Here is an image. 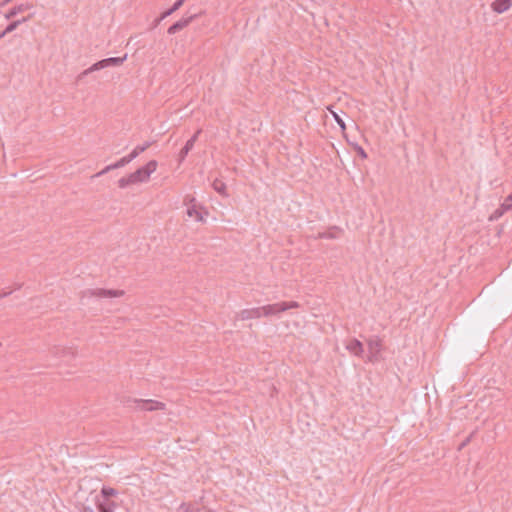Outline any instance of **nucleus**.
<instances>
[{"mask_svg": "<svg viewBox=\"0 0 512 512\" xmlns=\"http://www.w3.org/2000/svg\"><path fill=\"white\" fill-rule=\"evenodd\" d=\"M118 491L114 488L103 486L101 489L102 501H110V497L116 496Z\"/></svg>", "mask_w": 512, "mask_h": 512, "instance_id": "aec40b11", "label": "nucleus"}, {"mask_svg": "<svg viewBox=\"0 0 512 512\" xmlns=\"http://www.w3.org/2000/svg\"><path fill=\"white\" fill-rule=\"evenodd\" d=\"M282 309L283 308H282L281 302L260 307L262 316H266V317L272 316V315H277V314L283 312Z\"/></svg>", "mask_w": 512, "mask_h": 512, "instance_id": "1a4fd4ad", "label": "nucleus"}, {"mask_svg": "<svg viewBox=\"0 0 512 512\" xmlns=\"http://www.w3.org/2000/svg\"><path fill=\"white\" fill-rule=\"evenodd\" d=\"M127 55H124L123 57H110L106 59H102L93 65H91L89 68L82 71L76 78V82H81L86 76L89 74L99 71L101 69L110 67V66H120L123 64V62L126 60Z\"/></svg>", "mask_w": 512, "mask_h": 512, "instance_id": "f257e3e1", "label": "nucleus"}, {"mask_svg": "<svg viewBox=\"0 0 512 512\" xmlns=\"http://www.w3.org/2000/svg\"><path fill=\"white\" fill-rule=\"evenodd\" d=\"M123 290H114V289H104V288H94V289H86L80 292L81 300L85 298H114L121 297L124 295Z\"/></svg>", "mask_w": 512, "mask_h": 512, "instance_id": "f03ea898", "label": "nucleus"}, {"mask_svg": "<svg viewBox=\"0 0 512 512\" xmlns=\"http://www.w3.org/2000/svg\"><path fill=\"white\" fill-rule=\"evenodd\" d=\"M29 18L30 17H23L22 19L11 22L9 25H7L5 30L2 33H0V39L4 37L6 34L14 31L21 23L26 22Z\"/></svg>", "mask_w": 512, "mask_h": 512, "instance_id": "f3484780", "label": "nucleus"}, {"mask_svg": "<svg viewBox=\"0 0 512 512\" xmlns=\"http://www.w3.org/2000/svg\"><path fill=\"white\" fill-rule=\"evenodd\" d=\"M193 147H194V139H189L185 143L184 147L179 152L178 161L180 164L185 160L186 156L193 149Z\"/></svg>", "mask_w": 512, "mask_h": 512, "instance_id": "dca6fc26", "label": "nucleus"}, {"mask_svg": "<svg viewBox=\"0 0 512 512\" xmlns=\"http://www.w3.org/2000/svg\"><path fill=\"white\" fill-rule=\"evenodd\" d=\"M185 0H177L172 6L171 8H169L168 10L164 11L161 16L156 19L155 21V25H157L161 20L165 19L166 17L170 16L171 14H173L174 12H176L178 9H180V7L184 4Z\"/></svg>", "mask_w": 512, "mask_h": 512, "instance_id": "4468645a", "label": "nucleus"}, {"mask_svg": "<svg viewBox=\"0 0 512 512\" xmlns=\"http://www.w3.org/2000/svg\"><path fill=\"white\" fill-rule=\"evenodd\" d=\"M184 204L188 206L187 208V215L189 217L194 218L198 222H203L204 217L202 214V207L198 206L196 203V199L192 196L187 195L184 198Z\"/></svg>", "mask_w": 512, "mask_h": 512, "instance_id": "20e7f679", "label": "nucleus"}, {"mask_svg": "<svg viewBox=\"0 0 512 512\" xmlns=\"http://www.w3.org/2000/svg\"><path fill=\"white\" fill-rule=\"evenodd\" d=\"M116 504L112 501H100L97 502V508L99 512H114Z\"/></svg>", "mask_w": 512, "mask_h": 512, "instance_id": "6ab92c4d", "label": "nucleus"}, {"mask_svg": "<svg viewBox=\"0 0 512 512\" xmlns=\"http://www.w3.org/2000/svg\"><path fill=\"white\" fill-rule=\"evenodd\" d=\"M152 145L151 142L147 141L145 143H143L142 145H138L136 146L133 150H132V153L135 155V157H138L141 153H143L144 151H146L150 146Z\"/></svg>", "mask_w": 512, "mask_h": 512, "instance_id": "5701e85b", "label": "nucleus"}, {"mask_svg": "<svg viewBox=\"0 0 512 512\" xmlns=\"http://www.w3.org/2000/svg\"><path fill=\"white\" fill-rule=\"evenodd\" d=\"M202 130L201 129H198L195 134L190 138V139H194V143L197 141L199 135L201 134Z\"/></svg>", "mask_w": 512, "mask_h": 512, "instance_id": "c756f323", "label": "nucleus"}, {"mask_svg": "<svg viewBox=\"0 0 512 512\" xmlns=\"http://www.w3.org/2000/svg\"><path fill=\"white\" fill-rule=\"evenodd\" d=\"M12 0H3L1 3H0V6L1 7H4L6 6L7 4H9Z\"/></svg>", "mask_w": 512, "mask_h": 512, "instance_id": "473e14b6", "label": "nucleus"}, {"mask_svg": "<svg viewBox=\"0 0 512 512\" xmlns=\"http://www.w3.org/2000/svg\"><path fill=\"white\" fill-rule=\"evenodd\" d=\"M21 288H22V283H16V284L14 285V290H19V289H21Z\"/></svg>", "mask_w": 512, "mask_h": 512, "instance_id": "72a5a7b5", "label": "nucleus"}, {"mask_svg": "<svg viewBox=\"0 0 512 512\" xmlns=\"http://www.w3.org/2000/svg\"><path fill=\"white\" fill-rule=\"evenodd\" d=\"M472 435H469L459 446V450L463 449L470 441H471V438H472Z\"/></svg>", "mask_w": 512, "mask_h": 512, "instance_id": "cd10ccee", "label": "nucleus"}, {"mask_svg": "<svg viewBox=\"0 0 512 512\" xmlns=\"http://www.w3.org/2000/svg\"><path fill=\"white\" fill-rule=\"evenodd\" d=\"M504 211H506V210L502 207L500 209L495 210L492 218H495V219L499 218L500 216H502Z\"/></svg>", "mask_w": 512, "mask_h": 512, "instance_id": "bb28decb", "label": "nucleus"}, {"mask_svg": "<svg viewBox=\"0 0 512 512\" xmlns=\"http://www.w3.org/2000/svg\"><path fill=\"white\" fill-rule=\"evenodd\" d=\"M199 508L190 504V503H182L178 509L177 512H199Z\"/></svg>", "mask_w": 512, "mask_h": 512, "instance_id": "4be33fe9", "label": "nucleus"}, {"mask_svg": "<svg viewBox=\"0 0 512 512\" xmlns=\"http://www.w3.org/2000/svg\"><path fill=\"white\" fill-rule=\"evenodd\" d=\"M84 512H94V510L91 508H85Z\"/></svg>", "mask_w": 512, "mask_h": 512, "instance_id": "f704fd0d", "label": "nucleus"}, {"mask_svg": "<svg viewBox=\"0 0 512 512\" xmlns=\"http://www.w3.org/2000/svg\"><path fill=\"white\" fill-rule=\"evenodd\" d=\"M212 187L213 189L219 193L220 195L224 196V197H227L228 194H227V187H226V184L220 180V179H215L212 183Z\"/></svg>", "mask_w": 512, "mask_h": 512, "instance_id": "a211bd4d", "label": "nucleus"}, {"mask_svg": "<svg viewBox=\"0 0 512 512\" xmlns=\"http://www.w3.org/2000/svg\"><path fill=\"white\" fill-rule=\"evenodd\" d=\"M367 344H368L369 351L371 353V357L369 359H370V361H373L374 357L381 350V341L379 339H370Z\"/></svg>", "mask_w": 512, "mask_h": 512, "instance_id": "2eb2a0df", "label": "nucleus"}, {"mask_svg": "<svg viewBox=\"0 0 512 512\" xmlns=\"http://www.w3.org/2000/svg\"><path fill=\"white\" fill-rule=\"evenodd\" d=\"M346 349L356 356H360L364 351L363 344L357 339H351L346 344Z\"/></svg>", "mask_w": 512, "mask_h": 512, "instance_id": "f8f14e48", "label": "nucleus"}, {"mask_svg": "<svg viewBox=\"0 0 512 512\" xmlns=\"http://www.w3.org/2000/svg\"><path fill=\"white\" fill-rule=\"evenodd\" d=\"M282 310L283 312L287 311L288 309H294L300 307V304L297 301H290V302H281Z\"/></svg>", "mask_w": 512, "mask_h": 512, "instance_id": "393cba45", "label": "nucleus"}, {"mask_svg": "<svg viewBox=\"0 0 512 512\" xmlns=\"http://www.w3.org/2000/svg\"><path fill=\"white\" fill-rule=\"evenodd\" d=\"M262 316L260 307L243 309L237 314V318L244 321L253 318H260Z\"/></svg>", "mask_w": 512, "mask_h": 512, "instance_id": "6e6552de", "label": "nucleus"}, {"mask_svg": "<svg viewBox=\"0 0 512 512\" xmlns=\"http://www.w3.org/2000/svg\"><path fill=\"white\" fill-rule=\"evenodd\" d=\"M502 208H504L505 210H509L512 208V194L505 199V202L502 204Z\"/></svg>", "mask_w": 512, "mask_h": 512, "instance_id": "a878e982", "label": "nucleus"}, {"mask_svg": "<svg viewBox=\"0 0 512 512\" xmlns=\"http://www.w3.org/2000/svg\"><path fill=\"white\" fill-rule=\"evenodd\" d=\"M127 161L125 160L124 157H122L121 159H119L117 162L113 163V164H110L108 166H106L105 168H103L101 171H99L98 173L94 174L92 176V178H98V177H101L103 175H105L106 173L110 172L111 170H114V169H118V168H121V167H124L125 165H127Z\"/></svg>", "mask_w": 512, "mask_h": 512, "instance_id": "9d476101", "label": "nucleus"}, {"mask_svg": "<svg viewBox=\"0 0 512 512\" xmlns=\"http://www.w3.org/2000/svg\"><path fill=\"white\" fill-rule=\"evenodd\" d=\"M512 6V0H495L491 8L496 13H504Z\"/></svg>", "mask_w": 512, "mask_h": 512, "instance_id": "9b49d317", "label": "nucleus"}, {"mask_svg": "<svg viewBox=\"0 0 512 512\" xmlns=\"http://www.w3.org/2000/svg\"><path fill=\"white\" fill-rule=\"evenodd\" d=\"M12 293V291H4L0 293V299L5 298L9 296Z\"/></svg>", "mask_w": 512, "mask_h": 512, "instance_id": "2f4dec72", "label": "nucleus"}, {"mask_svg": "<svg viewBox=\"0 0 512 512\" xmlns=\"http://www.w3.org/2000/svg\"><path fill=\"white\" fill-rule=\"evenodd\" d=\"M125 160L127 161V163H130L132 160H134L136 157L135 155L131 152L130 154L124 156Z\"/></svg>", "mask_w": 512, "mask_h": 512, "instance_id": "c85d7f7f", "label": "nucleus"}, {"mask_svg": "<svg viewBox=\"0 0 512 512\" xmlns=\"http://www.w3.org/2000/svg\"><path fill=\"white\" fill-rule=\"evenodd\" d=\"M158 162L156 160H150L143 167L138 168L135 172L131 173L135 184L147 182L150 175L156 171Z\"/></svg>", "mask_w": 512, "mask_h": 512, "instance_id": "7ed1b4c3", "label": "nucleus"}, {"mask_svg": "<svg viewBox=\"0 0 512 512\" xmlns=\"http://www.w3.org/2000/svg\"><path fill=\"white\" fill-rule=\"evenodd\" d=\"M328 109L332 113L334 120L339 125L341 130L344 131L346 129V124H345L344 120L336 112L332 111L330 108H328Z\"/></svg>", "mask_w": 512, "mask_h": 512, "instance_id": "b1692460", "label": "nucleus"}, {"mask_svg": "<svg viewBox=\"0 0 512 512\" xmlns=\"http://www.w3.org/2000/svg\"><path fill=\"white\" fill-rule=\"evenodd\" d=\"M134 403L137 404V407L144 411H156L163 410L165 408V404L155 400H142L135 399Z\"/></svg>", "mask_w": 512, "mask_h": 512, "instance_id": "0eeeda50", "label": "nucleus"}, {"mask_svg": "<svg viewBox=\"0 0 512 512\" xmlns=\"http://www.w3.org/2000/svg\"><path fill=\"white\" fill-rule=\"evenodd\" d=\"M50 353L56 358H70L73 359L77 355V351L73 347L53 346Z\"/></svg>", "mask_w": 512, "mask_h": 512, "instance_id": "423d86ee", "label": "nucleus"}, {"mask_svg": "<svg viewBox=\"0 0 512 512\" xmlns=\"http://www.w3.org/2000/svg\"><path fill=\"white\" fill-rule=\"evenodd\" d=\"M358 152L362 158H366L367 154L362 147H359Z\"/></svg>", "mask_w": 512, "mask_h": 512, "instance_id": "7c9ffc66", "label": "nucleus"}, {"mask_svg": "<svg viewBox=\"0 0 512 512\" xmlns=\"http://www.w3.org/2000/svg\"><path fill=\"white\" fill-rule=\"evenodd\" d=\"M196 18H198V14H192L190 16L181 18L168 28L167 33L170 35L178 33L179 31L186 28Z\"/></svg>", "mask_w": 512, "mask_h": 512, "instance_id": "39448f33", "label": "nucleus"}, {"mask_svg": "<svg viewBox=\"0 0 512 512\" xmlns=\"http://www.w3.org/2000/svg\"><path fill=\"white\" fill-rule=\"evenodd\" d=\"M33 7V4H29V3H25V4H19L15 7H13L12 9H10L6 14H5V18L6 19H11L13 17H15L16 15H18L19 13H23L29 9H31Z\"/></svg>", "mask_w": 512, "mask_h": 512, "instance_id": "ddd939ff", "label": "nucleus"}, {"mask_svg": "<svg viewBox=\"0 0 512 512\" xmlns=\"http://www.w3.org/2000/svg\"><path fill=\"white\" fill-rule=\"evenodd\" d=\"M134 181H133V178L131 176V174H129L128 176L126 177H122L118 180V186L119 188L121 189H124L126 188L127 186H130V185H134Z\"/></svg>", "mask_w": 512, "mask_h": 512, "instance_id": "412c9836", "label": "nucleus"}]
</instances>
